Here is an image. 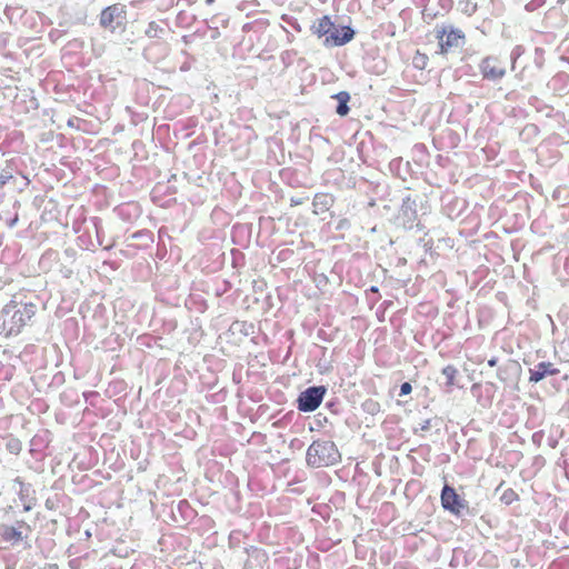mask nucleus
Returning a JSON list of instances; mask_svg holds the SVG:
<instances>
[{
    "label": "nucleus",
    "mask_w": 569,
    "mask_h": 569,
    "mask_svg": "<svg viewBox=\"0 0 569 569\" xmlns=\"http://www.w3.org/2000/svg\"><path fill=\"white\" fill-rule=\"evenodd\" d=\"M559 373V369L551 362H539L533 369L529 370V381L539 382L547 376H556Z\"/></svg>",
    "instance_id": "nucleus-10"
},
{
    "label": "nucleus",
    "mask_w": 569,
    "mask_h": 569,
    "mask_svg": "<svg viewBox=\"0 0 569 569\" xmlns=\"http://www.w3.org/2000/svg\"><path fill=\"white\" fill-rule=\"evenodd\" d=\"M441 505L443 509L450 511L453 515H459L463 508L461 499L456 490L446 485L441 491Z\"/></svg>",
    "instance_id": "nucleus-7"
},
{
    "label": "nucleus",
    "mask_w": 569,
    "mask_h": 569,
    "mask_svg": "<svg viewBox=\"0 0 569 569\" xmlns=\"http://www.w3.org/2000/svg\"><path fill=\"white\" fill-rule=\"evenodd\" d=\"M127 16L126 6L122 3H114L104 8L100 13L99 23L102 28L114 31L117 26L116 20H124Z\"/></svg>",
    "instance_id": "nucleus-6"
},
{
    "label": "nucleus",
    "mask_w": 569,
    "mask_h": 569,
    "mask_svg": "<svg viewBox=\"0 0 569 569\" xmlns=\"http://www.w3.org/2000/svg\"><path fill=\"white\" fill-rule=\"evenodd\" d=\"M437 39L439 41V52L447 54L465 44L466 34L461 29L443 27L437 31Z\"/></svg>",
    "instance_id": "nucleus-4"
},
{
    "label": "nucleus",
    "mask_w": 569,
    "mask_h": 569,
    "mask_svg": "<svg viewBox=\"0 0 569 569\" xmlns=\"http://www.w3.org/2000/svg\"><path fill=\"white\" fill-rule=\"evenodd\" d=\"M163 29L156 21H151L146 29V36L149 38H159Z\"/></svg>",
    "instance_id": "nucleus-15"
},
{
    "label": "nucleus",
    "mask_w": 569,
    "mask_h": 569,
    "mask_svg": "<svg viewBox=\"0 0 569 569\" xmlns=\"http://www.w3.org/2000/svg\"><path fill=\"white\" fill-rule=\"evenodd\" d=\"M338 100L337 113L341 117H345L349 113L348 102L350 100V94L347 91H340L335 97Z\"/></svg>",
    "instance_id": "nucleus-11"
},
{
    "label": "nucleus",
    "mask_w": 569,
    "mask_h": 569,
    "mask_svg": "<svg viewBox=\"0 0 569 569\" xmlns=\"http://www.w3.org/2000/svg\"><path fill=\"white\" fill-rule=\"evenodd\" d=\"M36 313V303L10 300L0 309V335L18 336L31 322Z\"/></svg>",
    "instance_id": "nucleus-1"
},
{
    "label": "nucleus",
    "mask_w": 569,
    "mask_h": 569,
    "mask_svg": "<svg viewBox=\"0 0 569 569\" xmlns=\"http://www.w3.org/2000/svg\"><path fill=\"white\" fill-rule=\"evenodd\" d=\"M411 391H412V387H411V385L409 382H403L400 386V395L401 396L409 395Z\"/></svg>",
    "instance_id": "nucleus-17"
},
{
    "label": "nucleus",
    "mask_w": 569,
    "mask_h": 569,
    "mask_svg": "<svg viewBox=\"0 0 569 569\" xmlns=\"http://www.w3.org/2000/svg\"><path fill=\"white\" fill-rule=\"evenodd\" d=\"M497 362H498L497 358H491V359L488 360V365L490 367H495L497 365Z\"/></svg>",
    "instance_id": "nucleus-18"
},
{
    "label": "nucleus",
    "mask_w": 569,
    "mask_h": 569,
    "mask_svg": "<svg viewBox=\"0 0 569 569\" xmlns=\"http://www.w3.org/2000/svg\"><path fill=\"white\" fill-rule=\"evenodd\" d=\"M519 500V495L512 489L507 488L500 496V501L507 506Z\"/></svg>",
    "instance_id": "nucleus-13"
},
{
    "label": "nucleus",
    "mask_w": 569,
    "mask_h": 569,
    "mask_svg": "<svg viewBox=\"0 0 569 569\" xmlns=\"http://www.w3.org/2000/svg\"><path fill=\"white\" fill-rule=\"evenodd\" d=\"M307 463L313 468H323L337 463L340 453L333 441L316 440L307 450Z\"/></svg>",
    "instance_id": "nucleus-3"
},
{
    "label": "nucleus",
    "mask_w": 569,
    "mask_h": 569,
    "mask_svg": "<svg viewBox=\"0 0 569 569\" xmlns=\"http://www.w3.org/2000/svg\"><path fill=\"white\" fill-rule=\"evenodd\" d=\"M312 33L318 38L325 37L326 46L341 47L355 37L350 27L337 28L329 16H322L311 27Z\"/></svg>",
    "instance_id": "nucleus-2"
},
{
    "label": "nucleus",
    "mask_w": 569,
    "mask_h": 569,
    "mask_svg": "<svg viewBox=\"0 0 569 569\" xmlns=\"http://www.w3.org/2000/svg\"><path fill=\"white\" fill-rule=\"evenodd\" d=\"M458 6L461 11L468 16H471L477 11V3L472 0H459Z\"/></svg>",
    "instance_id": "nucleus-14"
},
{
    "label": "nucleus",
    "mask_w": 569,
    "mask_h": 569,
    "mask_svg": "<svg viewBox=\"0 0 569 569\" xmlns=\"http://www.w3.org/2000/svg\"><path fill=\"white\" fill-rule=\"evenodd\" d=\"M508 372H509V368L508 367H502V368L499 369L498 377H499V379L502 382H507L508 381Z\"/></svg>",
    "instance_id": "nucleus-16"
},
{
    "label": "nucleus",
    "mask_w": 569,
    "mask_h": 569,
    "mask_svg": "<svg viewBox=\"0 0 569 569\" xmlns=\"http://www.w3.org/2000/svg\"><path fill=\"white\" fill-rule=\"evenodd\" d=\"M23 528L28 529L23 521L19 522L17 527L3 525L0 528V537L4 542H9L12 545L18 543L24 538L22 530Z\"/></svg>",
    "instance_id": "nucleus-9"
},
{
    "label": "nucleus",
    "mask_w": 569,
    "mask_h": 569,
    "mask_svg": "<svg viewBox=\"0 0 569 569\" xmlns=\"http://www.w3.org/2000/svg\"><path fill=\"white\" fill-rule=\"evenodd\" d=\"M322 198H323V199H326V198H327V196H326V194L316 196L315 204L317 203V201H318L319 199H322Z\"/></svg>",
    "instance_id": "nucleus-19"
},
{
    "label": "nucleus",
    "mask_w": 569,
    "mask_h": 569,
    "mask_svg": "<svg viewBox=\"0 0 569 569\" xmlns=\"http://www.w3.org/2000/svg\"><path fill=\"white\" fill-rule=\"evenodd\" d=\"M325 393L323 387L308 388L298 398V409L303 412L315 411L321 405Z\"/></svg>",
    "instance_id": "nucleus-5"
},
{
    "label": "nucleus",
    "mask_w": 569,
    "mask_h": 569,
    "mask_svg": "<svg viewBox=\"0 0 569 569\" xmlns=\"http://www.w3.org/2000/svg\"><path fill=\"white\" fill-rule=\"evenodd\" d=\"M480 70L483 78L499 79L505 76V68L496 58L487 57L481 61Z\"/></svg>",
    "instance_id": "nucleus-8"
},
{
    "label": "nucleus",
    "mask_w": 569,
    "mask_h": 569,
    "mask_svg": "<svg viewBox=\"0 0 569 569\" xmlns=\"http://www.w3.org/2000/svg\"><path fill=\"white\" fill-rule=\"evenodd\" d=\"M442 375L447 379L446 386L452 387L455 385V381H456V378L458 375V370L455 366L448 365L442 369Z\"/></svg>",
    "instance_id": "nucleus-12"
}]
</instances>
